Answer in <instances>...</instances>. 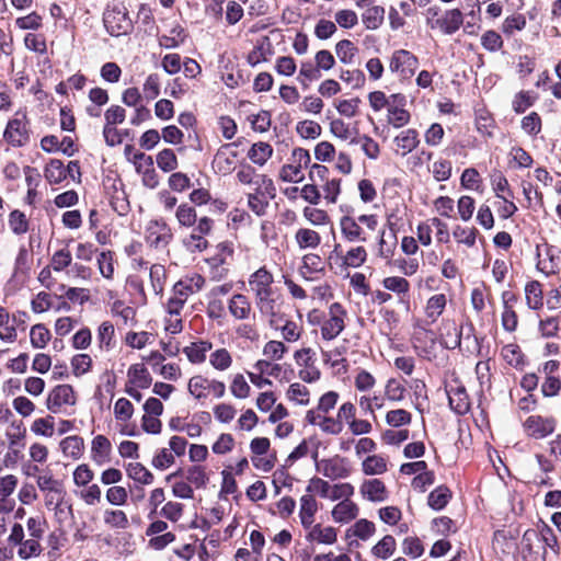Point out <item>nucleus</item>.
Returning <instances> with one entry per match:
<instances>
[{"label": "nucleus", "instance_id": "obj_8", "mask_svg": "<svg viewBox=\"0 0 561 561\" xmlns=\"http://www.w3.org/2000/svg\"><path fill=\"white\" fill-rule=\"evenodd\" d=\"M311 157L308 150L295 148L289 162L279 170V179L284 182L298 183L304 180L302 170L309 165Z\"/></svg>", "mask_w": 561, "mask_h": 561}, {"label": "nucleus", "instance_id": "obj_23", "mask_svg": "<svg viewBox=\"0 0 561 561\" xmlns=\"http://www.w3.org/2000/svg\"><path fill=\"white\" fill-rule=\"evenodd\" d=\"M447 306V297L445 294H434L425 302L423 308L427 324H434L444 313Z\"/></svg>", "mask_w": 561, "mask_h": 561}, {"label": "nucleus", "instance_id": "obj_40", "mask_svg": "<svg viewBox=\"0 0 561 561\" xmlns=\"http://www.w3.org/2000/svg\"><path fill=\"white\" fill-rule=\"evenodd\" d=\"M103 522L111 529H126L129 526L127 514L122 510L106 508L103 512Z\"/></svg>", "mask_w": 561, "mask_h": 561}, {"label": "nucleus", "instance_id": "obj_62", "mask_svg": "<svg viewBox=\"0 0 561 561\" xmlns=\"http://www.w3.org/2000/svg\"><path fill=\"white\" fill-rule=\"evenodd\" d=\"M334 21L340 27L350 30L358 24V15L352 9H341L334 13Z\"/></svg>", "mask_w": 561, "mask_h": 561}, {"label": "nucleus", "instance_id": "obj_55", "mask_svg": "<svg viewBox=\"0 0 561 561\" xmlns=\"http://www.w3.org/2000/svg\"><path fill=\"white\" fill-rule=\"evenodd\" d=\"M149 278L152 290L156 295H160L163 290L167 278V271L162 264H152L149 268Z\"/></svg>", "mask_w": 561, "mask_h": 561}, {"label": "nucleus", "instance_id": "obj_50", "mask_svg": "<svg viewBox=\"0 0 561 561\" xmlns=\"http://www.w3.org/2000/svg\"><path fill=\"white\" fill-rule=\"evenodd\" d=\"M44 176L50 184H59L66 179V168L60 160H50L45 170Z\"/></svg>", "mask_w": 561, "mask_h": 561}, {"label": "nucleus", "instance_id": "obj_12", "mask_svg": "<svg viewBox=\"0 0 561 561\" xmlns=\"http://www.w3.org/2000/svg\"><path fill=\"white\" fill-rule=\"evenodd\" d=\"M147 243L154 249H165L173 234L170 227L162 220H150L145 229Z\"/></svg>", "mask_w": 561, "mask_h": 561}, {"label": "nucleus", "instance_id": "obj_38", "mask_svg": "<svg viewBox=\"0 0 561 561\" xmlns=\"http://www.w3.org/2000/svg\"><path fill=\"white\" fill-rule=\"evenodd\" d=\"M397 549V541L393 536H383L375 546L371 547V554L381 560L392 557Z\"/></svg>", "mask_w": 561, "mask_h": 561}, {"label": "nucleus", "instance_id": "obj_18", "mask_svg": "<svg viewBox=\"0 0 561 561\" xmlns=\"http://www.w3.org/2000/svg\"><path fill=\"white\" fill-rule=\"evenodd\" d=\"M307 530L306 540L311 543L333 545L337 540V530L332 526H323L322 524H311Z\"/></svg>", "mask_w": 561, "mask_h": 561}, {"label": "nucleus", "instance_id": "obj_42", "mask_svg": "<svg viewBox=\"0 0 561 561\" xmlns=\"http://www.w3.org/2000/svg\"><path fill=\"white\" fill-rule=\"evenodd\" d=\"M382 286L386 290L392 291L403 301V297L410 291V283L405 277L402 276H388L382 279Z\"/></svg>", "mask_w": 561, "mask_h": 561}, {"label": "nucleus", "instance_id": "obj_56", "mask_svg": "<svg viewBox=\"0 0 561 561\" xmlns=\"http://www.w3.org/2000/svg\"><path fill=\"white\" fill-rule=\"evenodd\" d=\"M342 180L339 178H331L321 184L324 199L328 204H336L341 194Z\"/></svg>", "mask_w": 561, "mask_h": 561}, {"label": "nucleus", "instance_id": "obj_22", "mask_svg": "<svg viewBox=\"0 0 561 561\" xmlns=\"http://www.w3.org/2000/svg\"><path fill=\"white\" fill-rule=\"evenodd\" d=\"M330 131L335 138L342 141H347L350 145L357 144L359 131L355 124L346 123L341 118H335L330 123Z\"/></svg>", "mask_w": 561, "mask_h": 561}, {"label": "nucleus", "instance_id": "obj_52", "mask_svg": "<svg viewBox=\"0 0 561 561\" xmlns=\"http://www.w3.org/2000/svg\"><path fill=\"white\" fill-rule=\"evenodd\" d=\"M343 264L347 267H359L362 266L366 260H367V251L364 247L357 245L354 248H351L344 255H343Z\"/></svg>", "mask_w": 561, "mask_h": 561}, {"label": "nucleus", "instance_id": "obj_31", "mask_svg": "<svg viewBox=\"0 0 561 561\" xmlns=\"http://www.w3.org/2000/svg\"><path fill=\"white\" fill-rule=\"evenodd\" d=\"M412 342L416 350H421L424 356L430 357V348L434 347L435 345V334L433 331L419 325L417 328H415Z\"/></svg>", "mask_w": 561, "mask_h": 561}, {"label": "nucleus", "instance_id": "obj_1", "mask_svg": "<svg viewBox=\"0 0 561 561\" xmlns=\"http://www.w3.org/2000/svg\"><path fill=\"white\" fill-rule=\"evenodd\" d=\"M274 276L266 268L261 266L248 278V285L254 296L255 306L263 316L273 317L276 314L277 298L273 289Z\"/></svg>", "mask_w": 561, "mask_h": 561}, {"label": "nucleus", "instance_id": "obj_39", "mask_svg": "<svg viewBox=\"0 0 561 561\" xmlns=\"http://www.w3.org/2000/svg\"><path fill=\"white\" fill-rule=\"evenodd\" d=\"M385 9L380 5L367 8L362 14V21L367 30L375 31L379 28L385 21Z\"/></svg>", "mask_w": 561, "mask_h": 561}, {"label": "nucleus", "instance_id": "obj_54", "mask_svg": "<svg viewBox=\"0 0 561 561\" xmlns=\"http://www.w3.org/2000/svg\"><path fill=\"white\" fill-rule=\"evenodd\" d=\"M355 489L348 482L331 484L327 499L331 501H346L354 495Z\"/></svg>", "mask_w": 561, "mask_h": 561}, {"label": "nucleus", "instance_id": "obj_14", "mask_svg": "<svg viewBox=\"0 0 561 561\" xmlns=\"http://www.w3.org/2000/svg\"><path fill=\"white\" fill-rule=\"evenodd\" d=\"M237 158L238 151L234 142L222 145L217 150L211 167L217 174L228 175L236 169Z\"/></svg>", "mask_w": 561, "mask_h": 561}, {"label": "nucleus", "instance_id": "obj_33", "mask_svg": "<svg viewBox=\"0 0 561 561\" xmlns=\"http://www.w3.org/2000/svg\"><path fill=\"white\" fill-rule=\"evenodd\" d=\"M295 242L300 250H314L321 243V236L313 229L299 228L294 236Z\"/></svg>", "mask_w": 561, "mask_h": 561}, {"label": "nucleus", "instance_id": "obj_27", "mask_svg": "<svg viewBox=\"0 0 561 561\" xmlns=\"http://www.w3.org/2000/svg\"><path fill=\"white\" fill-rule=\"evenodd\" d=\"M228 310L236 320H247L252 312V306L245 295L234 294L228 300Z\"/></svg>", "mask_w": 561, "mask_h": 561}, {"label": "nucleus", "instance_id": "obj_3", "mask_svg": "<svg viewBox=\"0 0 561 561\" xmlns=\"http://www.w3.org/2000/svg\"><path fill=\"white\" fill-rule=\"evenodd\" d=\"M187 391L198 401H205L209 396L220 399L226 394V385L204 375H195L188 379Z\"/></svg>", "mask_w": 561, "mask_h": 561}, {"label": "nucleus", "instance_id": "obj_43", "mask_svg": "<svg viewBox=\"0 0 561 561\" xmlns=\"http://www.w3.org/2000/svg\"><path fill=\"white\" fill-rule=\"evenodd\" d=\"M451 499V491L446 485L434 489L427 497V504L434 511L443 510Z\"/></svg>", "mask_w": 561, "mask_h": 561}, {"label": "nucleus", "instance_id": "obj_20", "mask_svg": "<svg viewBox=\"0 0 561 561\" xmlns=\"http://www.w3.org/2000/svg\"><path fill=\"white\" fill-rule=\"evenodd\" d=\"M112 450V443L104 435L99 434L91 440V459L99 466L111 461Z\"/></svg>", "mask_w": 561, "mask_h": 561}, {"label": "nucleus", "instance_id": "obj_9", "mask_svg": "<svg viewBox=\"0 0 561 561\" xmlns=\"http://www.w3.org/2000/svg\"><path fill=\"white\" fill-rule=\"evenodd\" d=\"M103 22L106 31L112 36L125 35L133 30V21L123 5L108 8L104 12Z\"/></svg>", "mask_w": 561, "mask_h": 561}, {"label": "nucleus", "instance_id": "obj_36", "mask_svg": "<svg viewBox=\"0 0 561 561\" xmlns=\"http://www.w3.org/2000/svg\"><path fill=\"white\" fill-rule=\"evenodd\" d=\"M273 152V147L268 142L259 141L251 146L248 158L252 163L263 167L271 159Z\"/></svg>", "mask_w": 561, "mask_h": 561}, {"label": "nucleus", "instance_id": "obj_13", "mask_svg": "<svg viewBox=\"0 0 561 561\" xmlns=\"http://www.w3.org/2000/svg\"><path fill=\"white\" fill-rule=\"evenodd\" d=\"M390 104L387 107V122L394 128H401L409 124L411 114L405 110L407 99L403 94L390 95Z\"/></svg>", "mask_w": 561, "mask_h": 561}, {"label": "nucleus", "instance_id": "obj_21", "mask_svg": "<svg viewBox=\"0 0 561 561\" xmlns=\"http://www.w3.org/2000/svg\"><path fill=\"white\" fill-rule=\"evenodd\" d=\"M419 144V133L413 128L404 129L393 138L394 152L401 157L412 152Z\"/></svg>", "mask_w": 561, "mask_h": 561}, {"label": "nucleus", "instance_id": "obj_61", "mask_svg": "<svg viewBox=\"0 0 561 561\" xmlns=\"http://www.w3.org/2000/svg\"><path fill=\"white\" fill-rule=\"evenodd\" d=\"M100 274L106 278L112 279L114 276V255L111 251H102L96 259Z\"/></svg>", "mask_w": 561, "mask_h": 561}, {"label": "nucleus", "instance_id": "obj_51", "mask_svg": "<svg viewBox=\"0 0 561 561\" xmlns=\"http://www.w3.org/2000/svg\"><path fill=\"white\" fill-rule=\"evenodd\" d=\"M41 539L28 537L19 545L18 554L23 560H28L38 557L43 548L39 542Z\"/></svg>", "mask_w": 561, "mask_h": 561}, {"label": "nucleus", "instance_id": "obj_60", "mask_svg": "<svg viewBox=\"0 0 561 561\" xmlns=\"http://www.w3.org/2000/svg\"><path fill=\"white\" fill-rule=\"evenodd\" d=\"M213 414L219 423L228 424L236 417L237 409L231 403L221 402L213 408Z\"/></svg>", "mask_w": 561, "mask_h": 561}, {"label": "nucleus", "instance_id": "obj_26", "mask_svg": "<svg viewBox=\"0 0 561 561\" xmlns=\"http://www.w3.org/2000/svg\"><path fill=\"white\" fill-rule=\"evenodd\" d=\"M359 513V508L351 499L339 502L331 512L332 519L339 524H347L355 519Z\"/></svg>", "mask_w": 561, "mask_h": 561}, {"label": "nucleus", "instance_id": "obj_7", "mask_svg": "<svg viewBox=\"0 0 561 561\" xmlns=\"http://www.w3.org/2000/svg\"><path fill=\"white\" fill-rule=\"evenodd\" d=\"M347 312L339 302H333L328 312L323 314L321 322V336L323 340L331 341L337 337L345 329Z\"/></svg>", "mask_w": 561, "mask_h": 561}, {"label": "nucleus", "instance_id": "obj_59", "mask_svg": "<svg viewBox=\"0 0 561 561\" xmlns=\"http://www.w3.org/2000/svg\"><path fill=\"white\" fill-rule=\"evenodd\" d=\"M72 255L71 252L67 248H62L56 251L50 259L49 266L55 272H62L67 267L71 266Z\"/></svg>", "mask_w": 561, "mask_h": 561}, {"label": "nucleus", "instance_id": "obj_2", "mask_svg": "<svg viewBox=\"0 0 561 561\" xmlns=\"http://www.w3.org/2000/svg\"><path fill=\"white\" fill-rule=\"evenodd\" d=\"M339 227L343 239L347 242H366L370 232L377 229L378 218L373 214H364L357 217L344 215L339 220Z\"/></svg>", "mask_w": 561, "mask_h": 561}, {"label": "nucleus", "instance_id": "obj_16", "mask_svg": "<svg viewBox=\"0 0 561 561\" xmlns=\"http://www.w3.org/2000/svg\"><path fill=\"white\" fill-rule=\"evenodd\" d=\"M204 285L205 278L198 273H193L176 282L172 288V294L187 301L188 297L202 290Z\"/></svg>", "mask_w": 561, "mask_h": 561}, {"label": "nucleus", "instance_id": "obj_35", "mask_svg": "<svg viewBox=\"0 0 561 561\" xmlns=\"http://www.w3.org/2000/svg\"><path fill=\"white\" fill-rule=\"evenodd\" d=\"M388 461L381 455H368L362 461V471L366 476H380L387 472Z\"/></svg>", "mask_w": 561, "mask_h": 561}, {"label": "nucleus", "instance_id": "obj_15", "mask_svg": "<svg viewBox=\"0 0 561 561\" xmlns=\"http://www.w3.org/2000/svg\"><path fill=\"white\" fill-rule=\"evenodd\" d=\"M317 470L332 480L345 479L350 477L352 471L347 460L340 456L321 460L317 463Z\"/></svg>", "mask_w": 561, "mask_h": 561}, {"label": "nucleus", "instance_id": "obj_64", "mask_svg": "<svg viewBox=\"0 0 561 561\" xmlns=\"http://www.w3.org/2000/svg\"><path fill=\"white\" fill-rule=\"evenodd\" d=\"M288 348L286 345L277 340H272L265 343L263 347V355L273 362L280 360L287 353Z\"/></svg>", "mask_w": 561, "mask_h": 561}, {"label": "nucleus", "instance_id": "obj_4", "mask_svg": "<svg viewBox=\"0 0 561 561\" xmlns=\"http://www.w3.org/2000/svg\"><path fill=\"white\" fill-rule=\"evenodd\" d=\"M419 58L407 49L394 50L389 59V70L400 81H410L419 68Z\"/></svg>", "mask_w": 561, "mask_h": 561}, {"label": "nucleus", "instance_id": "obj_10", "mask_svg": "<svg viewBox=\"0 0 561 561\" xmlns=\"http://www.w3.org/2000/svg\"><path fill=\"white\" fill-rule=\"evenodd\" d=\"M557 427V420L553 416L539 414L528 416L523 423V430L527 437L543 439L550 436Z\"/></svg>", "mask_w": 561, "mask_h": 561}, {"label": "nucleus", "instance_id": "obj_28", "mask_svg": "<svg viewBox=\"0 0 561 561\" xmlns=\"http://www.w3.org/2000/svg\"><path fill=\"white\" fill-rule=\"evenodd\" d=\"M386 397L380 392L363 394L358 399V405L365 414L376 420V411L382 410L386 405Z\"/></svg>", "mask_w": 561, "mask_h": 561}, {"label": "nucleus", "instance_id": "obj_29", "mask_svg": "<svg viewBox=\"0 0 561 561\" xmlns=\"http://www.w3.org/2000/svg\"><path fill=\"white\" fill-rule=\"evenodd\" d=\"M318 502L311 494H305L299 500V518L304 528L310 527L314 522V515L318 512Z\"/></svg>", "mask_w": 561, "mask_h": 561}, {"label": "nucleus", "instance_id": "obj_49", "mask_svg": "<svg viewBox=\"0 0 561 561\" xmlns=\"http://www.w3.org/2000/svg\"><path fill=\"white\" fill-rule=\"evenodd\" d=\"M287 399L299 405H308L310 403V391L300 382L291 383L286 392Z\"/></svg>", "mask_w": 561, "mask_h": 561}, {"label": "nucleus", "instance_id": "obj_25", "mask_svg": "<svg viewBox=\"0 0 561 561\" xmlns=\"http://www.w3.org/2000/svg\"><path fill=\"white\" fill-rule=\"evenodd\" d=\"M59 449L64 458L79 460L84 453V440L79 435L67 436L59 442Z\"/></svg>", "mask_w": 561, "mask_h": 561}, {"label": "nucleus", "instance_id": "obj_11", "mask_svg": "<svg viewBox=\"0 0 561 561\" xmlns=\"http://www.w3.org/2000/svg\"><path fill=\"white\" fill-rule=\"evenodd\" d=\"M77 402L73 388L70 385H58L54 387L46 399V408L51 413H60L64 408L72 407Z\"/></svg>", "mask_w": 561, "mask_h": 561}, {"label": "nucleus", "instance_id": "obj_47", "mask_svg": "<svg viewBox=\"0 0 561 561\" xmlns=\"http://www.w3.org/2000/svg\"><path fill=\"white\" fill-rule=\"evenodd\" d=\"M304 218L314 227H324L331 224V218L327 210L307 206L302 209Z\"/></svg>", "mask_w": 561, "mask_h": 561}, {"label": "nucleus", "instance_id": "obj_37", "mask_svg": "<svg viewBox=\"0 0 561 561\" xmlns=\"http://www.w3.org/2000/svg\"><path fill=\"white\" fill-rule=\"evenodd\" d=\"M448 399L450 408L458 414H465L469 411V397L462 387L451 388L448 390Z\"/></svg>", "mask_w": 561, "mask_h": 561}, {"label": "nucleus", "instance_id": "obj_24", "mask_svg": "<svg viewBox=\"0 0 561 561\" xmlns=\"http://www.w3.org/2000/svg\"><path fill=\"white\" fill-rule=\"evenodd\" d=\"M503 312H502V327L507 332H514L517 328V314L513 309V304L516 302V296L511 291L502 294Z\"/></svg>", "mask_w": 561, "mask_h": 561}, {"label": "nucleus", "instance_id": "obj_6", "mask_svg": "<svg viewBox=\"0 0 561 561\" xmlns=\"http://www.w3.org/2000/svg\"><path fill=\"white\" fill-rule=\"evenodd\" d=\"M3 140L11 147L26 146L31 140V129L25 114L16 113L10 118L3 131Z\"/></svg>", "mask_w": 561, "mask_h": 561}, {"label": "nucleus", "instance_id": "obj_41", "mask_svg": "<svg viewBox=\"0 0 561 561\" xmlns=\"http://www.w3.org/2000/svg\"><path fill=\"white\" fill-rule=\"evenodd\" d=\"M51 339L49 330L43 323H37L30 329V343L34 348L43 350Z\"/></svg>", "mask_w": 561, "mask_h": 561}, {"label": "nucleus", "instance_id": "obj_30", "mask_svg": "<svg viewBox=\"0 0 561 561\" xmlns=\"http://www.w3.org/2000/svg\"><path fill=\"white\" fill-rule=\"evenodd\" d=\"M211 348L213 344L209 341L199 340L185 346L183 353L192 364H202L206 360L207 353L210 352Z\"/></svg>", "mask_w": 561, "mask_h": 561}, {"label": "nucleus", "instance_id": "obj_34", "mask_svg": "<svg viewBox=\"0 0 561 561\" xmlns=\"http://www.w3.org/2000/svg\"><path fill=\"white\" fill-rule=\"evenodd\" d=\"M5 437L8 440L9 450L18 456L20 449L24 447V439L26 437V428L22 423L11 424V430L7 431Z\"/></svg>", "mask_w": 561, "mask_h": 561}, {"label": "nucleus", "instance_id": "obj_46", "mask_svg": "<svg viewBox=\"0 0 561 561\" xmlns=\"http://www.w3.org/2000/svg\"><path fill=\"white\" fill-rule=\"evenodd\" d=\"M127 476L134 481L141 484H151L153 474L140 462H129L126 467Z\"/></svg>", "mask_w": 561, "mask_h": 561}, {"label": "nucleus", "instance_id": "obj_32", "mask_svg": "<svg viewBox=\"0 0 561 561\" xmlns=\"http://www.w3.org/2000/svg\"><path fill=\"white\" fill-rule=\"evenodd\" d=\"M128 381L126 385H133L146 389L151 385L152 378L144 364H134L127 370Z\"/></svg>", "mask_w": 561, "mask_h": 561}, {"label": "nucleus", "instance_id": "obj_48", "mask_svg": "<svg viewBox=\"0 0 561 561\" xmlns=\"http://www.w3.org/2000/svg\"><path fill=\"white\" fill-rule=\"evenodd\" d=\"M525 296L527 306L530 309L538 310L542 307V289L541 284L533 280L525 286Z\"/></svg>", "mask_w": 561, "mask_h": 561}, {"label": "nucleus", "instance_id": "obj_57", "mask_svg": "<svg viewBox=\"0 0 561 561\" xmlns=\"http://www.w3.org/2000/svg\"><path fill=\"white\" fill-rule=\"evenodd\" d=\"M385 420L391 427H401L411 423L412 415L404 409H393L386 413Z\"/></svg>", "mask_w": 561, "mask_h": 561}, {"label": "nucleus", "instance_id": "obj_19", "mask_svg": "<svg viewBox=\"0 0 561 561\" xmlns=\"http://www.w3.org/2000/svg\"><path fill=\"white\" fill-rule=\"evenodd\" d=\"M359 493L367 501L375 503L385 502L389 497L386 484L379 479L365 480L359 486Z\"/></svg>", "mask_w": 561, "mask_h": 561}, {"label": "nucleus", "instance_id": "obj_5", "mask_svg": "<svg viewBox=\"0 0 561 561\" xmlns=\"http://www.w3.org/2000/svg\"><path fill=\"white\" fill-rule=\"evenodd\" d=\"M233 252L231 242L225 241L217 244L216 253L206 260L213 280L219 282L228 276Z\"/></svg>", "mask_w": 561, "mask_h": 561}, {"label": "nucleus", "instance_id": "obj_17", "mask_svg": "<svg viewBox=\"0 0 561 561\" xmlns=\"http://www.w3.org/2000/svg\"><path fill=\"white\" fill-rule=\"evenodd\" d=\"M463 21V16L460 10L453 9L446 11L440 18L433 21L428 18V25L431 28H439L442 33L451 35L459 30Z\"/></svg>", "mask_w": 561, "mask_h": 561}, {"label": "nucleus", "instance_id": "obj_58", "mask_svg": "<svg viewBox=\"0 0 561 561\" xmlns=\"http://www.w3.org/2000/svg\"><path fill=\"white\" fill-rule=\"evenodd\" d=\"M397 244V237L393 233L387 234L385 230H382L379 234L378 242V254L383 259H390L393 255V251Z\"/></svg>", "mask_w": 561, "mask_h": 561}, {"label": "nucleus", "instance_id": "obj_63", "mask_svg": "<svg viewBox=\"0 0 561 561\" xmlns=\"http://www.w3.org/2000/svg\"><path fill=\"white\" fill-rule=\"evenodd\" d=\"M175 217L179 225L183 227H193L197 221L196 210L188 204H181L175 211Z\"/></svg>", "mask_w": 561, "mask_h": 561}, {"label": "nucleus", "instance_id": "obj_44", "mask_svg": "<svg viewBox=\"0 0 561 561\" xmlns=\"http://www.w3.org/2000/svg\"><path fill=\"white\" fill-rule=\"evenodd\" d=\"M232 355L227 348H217L209 355V365L218 371H226L232 366Z\"/></svg>", "mask_w": 561, "mask_h": 561}, {"label": "nucleus", "instance_id": "obj_45", "mask_svg": "<svg viewBox=\"0 0 561 561\" xmlns=\"http://www.w3.org/2000/svg\"><path fill=\"white\" fill-rule=\"evenodd\" d=\"M358 53V48L350 39H342L335 44V54L340 62L351 65Z\"/></svg>", "mask_w": 561, "mask_h": 561}, {"label": "nucleus", "instance_id": "obj_53", "mask_svg": "<svg viewBox=\"0 0 561 561\" xmlns=\"http://www.w3.org/2000/svg\"><path fill=\"white\" fill-rule=\"evenodd\" d=\"M404 385L396 378H390L385 385V397L391 402H400L405 398Z\"/></svg>", "mask_w": 561, "mask_h": 561}]
</instances>
